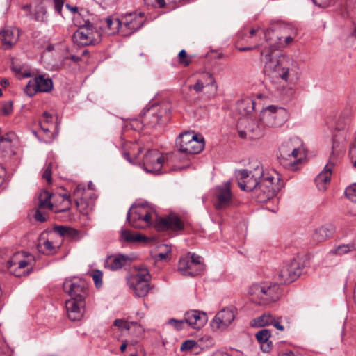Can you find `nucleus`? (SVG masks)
Listing matches in <instances>:
<instances>
[{"label":"nucleus","mask_w":356,"mask_h":356,"mask_svg":"<svg viewBox=\"0 0 356 356\" xmlns=\"http://www.w3.org/2000/svg\"><path fill=\"white\" fill-rule=\"evenodd\" d=\"M284 28L280 24H273L264 31V37L268 47L261 51V56L265 59L264 72L275 88L280 95H287L291 88L286 85L291 83L297 79L298 64L293 59L278 52L280 48L291 42L293 38L286 36L282 40L281 35Z\"/></svg>","instance_id":"1"},{"label":"nucleus","mask_w":356,"mask_h":356,"mask_svg":"<svg viewBox=\"0 0 356 356\" xmlns=\"http://www.w3.org/2000/svg\"><path fill=\"white\" fill-rule=\"evenodd\" d=\"M79 29L72 36L74 42L81 46L96 45L102 40V33L98 31V24L92 23L89 19H83V22H75Z\"/></svg>","instance_id":"2"},{"label":"nucleus","mask_w":356,"mask_h":356,"mask_svg":"<svg viewBox=\"0 0 356 356\" xmlns=\"http://www.w3.org/2000/svg\"><path fill=\"white\" fill-rule=\"evenodd\" d=\"M280 285L281 284L277 280L274 283L254 284L250 286L249 293L257 296L264 303L275 302L282 295Z\"/></svg>","instance_id":"3"},{"label":"nucleus","mask_w":356,"mask_h":356,"mask_svg":"<svg viewBox=\"0 0 356 356\" xmlns=\"http://www.w3.org/2000/svg\"><path fill=\"white\" fill-rule=\"evenodd\" d=\"M143 122L149 127H154L157 124H165L170 118V107L169 105H152L145 108L143 111Z\"/></svg>","instance_id":"4"},{"label":"nucleus","mask_w":356,"mask_h":356,"mask_svg":"<svg viewBox=\"0 0 356 356\" xmlns=\"http://www.w3.org/2000/svg\"><path fill=\"white\" fill-rule=\"evenodd\" d=\"M264 170L260 165L254 167L253 170L242 169L236 172V177L238 179L239 188L245 191L251 192L259 184V180L263 177Z\"/></svg>","instance_id":"5"},{"label":"nucleus","mask_w":356,"mask_h":356,"mask_svg":"<svg viewBox=\"0 0 356 356\" xmlns=\"http://www.w3.org/2000/svg\"><path fill=\"white\" fill-rule=\"evenodd\" d=\"M176 146L178 150L186 154H199L204 147V139H198L197 136L191 132H184L177 138Z\"/></svg>","instance_id":"6"},{"label":"nucleus","mask_w":356,"mask_h":356,"mask_svg":"<svg viewBox=\"0 0 356 356\" xmlns=\"http://www.w3.org/2000/svg\"><path fill=\"white\" fill-rule=\"evenodd\" d=\"M151 211L147 207V203L132 204L127 214V220L134 228H143V223H151Z\"/></svg>","instance_id":"7"},{"label":"nucleus","mask_w":356,"mask_h":356,"mask_svg":"<svg viewBox=\"0 0 356 356\" xmlns=\"http://www.w3.org/2000/svg\"><path fill=\"white\" fill-rule=\"evenodd\" d=\"M302 271V267L300 262L296 259H293L282 264L275 280L281 284H289L296 280Z\"/></svg>","instance_id":"8"},{"label":"nucleus","mask_w":356,"mask_h":356,"mask_svg":"<svg viewBox=\"0 0 356 356\" xmlns=\"http://www.w3.org/2000/svg\"><path fill=\"white\" fill-rule=\"evenodd\" d=\"M63 289L71 297L69 300L85 301L88 295V283L85 280L79 277L66 279Z\"/></svg>","instance_id":"9"},{"label":"nucleus","mask_w":356,"mask_h":356,"mask_svg":"<svg viewBox=\"0 0 356 356\" xmlns=\"http://www.w3.org/2000/svg\"><path fill=\"white\" fill-rule=\"evenodd\" d=\"M274 179L273 176L263 175L257 188L253 190L258 202H264L275 196L279 188L273 182Z\"/></svg>","instance_id":"10"},{"label":"nucleus","mask_w":356,"mask_h":356,"mask_svg":"<svg viewBox=\"0 0 356 356\" xmlns=\"http://www.w3.org/2000/svg\"><path fill=\"white\" fill-rule=\"evenodd\" d=\"M164 158L161 153L156 150H149L144 156L143 168L145 171L152 174L161 173Z\"/></svg>","instance_id":"11"},{"label":"nucleus","mask_w":356,"mask_h":356,"mask_svg":"<svg viewBox=\"0 0 356 356\" xmlns=\"http://www.w3.org/2000/svg\"><path fill=\"white\" fill-rule=\"evenodd\" d=\"M234 307H226L218 312L211 321L213 330H224L227 328L234 320L236 314Z\"/></svg>","instance_id":"12"},{"label":"nucleus","mask_w":356,"mask_h":356,"mask_svg":"<svg viewBox=\"0 0 356 356\" xmlns=\"http://www.w3.org/2000/svg\"><path fill=\"white\" fill-rule=\"evenodd\" d=\"M23 255H26L27 259L18 261L20 253L15 254L10 260L7 261L8 270L15 277H21L22 275L27 276L33 271V267L24 270L22 273L20 270L24 268L30 264V261L33 260V257L29 253L22 252Z\"/></svg>","instance_id":"13"},{"label":"nucleus","mask_w":356,"mask_h":356,"mask_svg":"<svg viewBox=\"0 0 356 356\" xmlns=\"http://www.w3.org/2000/svg\"><path fill=\"white\" fill-rule=\"evenodd\" d=\"M159 232H178L184 229V225L181 218L176 214H170L164 217H156L154 225Z\"/></svg>","instance_id":"14"},{"label":"nucleus","mask_w":356,"mask_h":356,"mask_svg":"<svg viewBox=\"0 0 356 356\" xmlns=\"http://www.w3.org/2000/svg\"><path fill=\"white\" fill-rule=\"evenodd\" d=\"M214 197V206L217 210L224 209L229 207L232 204V198L230 183L227 181L222 185L216 187Z\"/></svg>","instance_id":"15"},{"label":"nucleus","mask_w":356,"mask_h":356,"mask_svg":"<svg viewBox=\"0 0 356 356\" xmlns=\"http://www.w3.org/2000/svg\"><path fill=\"white\" fill-rule=\"evenodd\" d=\"M151 276L148 272L138 273L129 282L130 287L138 297H145L150 289Z\"/></svg>","instance_id":"16"},{"label":"nucleus","mask_w":356,"mask_h":356,"mask_svg":"<svg viewBox=\"0 0 356 356\" xmlns=\"http://www.w3.org/2000/svg\"><path fill=\"white\" fill-rule=\"evenodd\" d=\"M19 31L15 28H5L0 31V45L3 49L12 48L19 38Z\"/></svg>","instance_id":"17"},{"label":"nucleus","mask_w":356,"mask_h":356,"mask_svg":"<svg viewBox=\"0 0 356 356\" xmlns=\"http://www.w3.org/2000/svg\"><path fill=\"white\" fill-rule=\"evenodd\" d=\"M65 307L68 318L72 321H79L83 316L85 301L67 300Z\"/></svg>","instance_id":"18"},{"label":"nucleus","mask_w":356,"mask_h":356,"mask_svg":"<svg viewBox=\"0 0 356 356\" xmlns=\"http://www.w3.org/2000/svg\"><path fill=\"white\" fill-rule=\"evenodd\" d=\"M334 165L332 157L330 156L329 163L324 167L315 179L316 184L320 191H324L327 188V184L330 183L332 175V168Z\"/></svg>","instance_id":"19"},{"label":"nucleus","mask_w":356,"mask_h":356,"mask_svg":"<svg viewBox=\"0 0 356 356\" xmlns=\"http://www.w3.org/2000/svg\"><path fill=\"white\" fill-rule=\"evenodd\" d=\"M130 261L131 259L127 255H111L106 259L104 267L110 270L115 271L122 268Z\"/></svg>","instance_id":"20"},{"label":"nucleus","mask_w":356,"mask_h":356,"mask_svg":"<svg viewBox=\"0 0 356 356\" xmlns=\"http://www.w3.org/2000/svg\"><path fill=\"white\" fill-rule=\"evenodd\" d=\"M334 227L331 224L323 225L316 228L312 235L314 243H319L327 240L334 233Z\"/></svg>","instance_id":"21"},{"label":"nucleus","mask_w":356,"mask_h":356,"mask_svg":"<svg viewBox=\"0 0 356 356\" xmlns=\"http://www.w3.org/2000/svg\"><path fill=\"white\" fill-rule=\"evenodd\" d=\"M98 24V31H106L108 34H115L120 31L122 26V22L118 18L108 17L99 20Z\"/></svg>","instance_id":"22"},{"label":"nucleus","mask_w":356,"mask_h":356,"mask_svg":"<svg viewBox=\"0 0 356 356\" xmlns=\"http://www.w3.org/2000/svg\"><path fill=\"white\" fill-rule=\"evenodd\" d=\"M247 124L245 129L248 131V138L250 139L259 138L264 135L263 124L253 119H245L243 120Z\"/></svg>","instance_id":"23"},{"label":"nucleus","mask_w":356,"mask_h":356,"mask_svg":"<svg viewBox=\"0 0 356 356\" xmlns=\"http://www.w3.org/2000/svg\"><path fill=\"white\" fill-rule=\"evenodd\" d=\"M120 238L122 241L129 243H141L147 244L150 241V238L146 236L139 233H134L129 229H122Z\"/></svg>","instance_id":"24"},{"label":"nucleus","mask_w":356,"mask_h":356,"mask_svg":"<svg viewBox=\"0 0 356 356\" xmlns=\"http://www.w3.org/2000/svg\"><path fill=\"white\" fill-rule=\"evenodd\" d=\"M178 270L183 275L194 277L200 274L197 268L192 265L189 257H181L178 264Z\"/></svg>","instance_id":"25"},{"label":"nucleus","mask_w":356,"mask_h":356,"mask_svg":"<svg viewBox=\"0 0 356 356\" xmlns=\"http://www.w3.org/2000/svg\"><path fill=\"white\" fill-rule=\"evenodd\" d=\"M35 88L38 92H49L53 89V81L51 78L45 75H38L34 79Z\"/></svg>","instance_id":"26"},{"label":"nucleus","mask_w":356,"mask_h":356,"mask_svg":"<svg viewBox=\"0 0 356 356\" xmlns=\"http://www.w3.org/2000/svg\"><path fill=\"white\" fill-rule=\"evenodd\" d=\"M354 250H356L355 243L339 245L337 248L329 251L327 255H326V257L325 259V263H328V261L331 260L332 257H334V255L342 256Z\"/></svg>","instance_id":"27"},{"label":"nucleus","mask_w":356,"mask_h":356,"mask_svg":"<svg viewBox=\"0 0 356 356\" xmlns=\"http://www.w3.org/2000/svg\"><path fill=\"white\" fill-rule=\"evenodd\" d=\"M270 109L273 111L275 127L281 126L288 120L289 115L285 108L270 105Z\"/></svg>","instance_id":"28"},{"label":"nucleus","mask_w":356,"mask_h":356,"mask_svg":"<svg viewBox=\"0 0 356 356\" xmlns=\"http://www.w3.org/2000/svg\"><path fill=\"white\" fill-rule=\"evenodd\" d=\"M291 146L292 143L286 142L283 143L279 149L280 155L278 159H280V163L286 168H288V156L291 152Z\"/></svg>","instance_id":"29"},{"label":"nucleus","mask_w":356,"mask_h":356,"mask_svg":"<svg viewBox=\"0 0 356 356\" xmlns=\"http://www.w3.org/2000/svg\"><path fill=\"white\" fill-rule=\"evenodd\" d=\"M53 231L60 236H68L72 238H78L79 234L76 229L63 225L54 226Z\"/></svg>","instance_id":"30"},{"label":"nucleus","mask_w":356,"mask_h":356,"mask_svg":"<svg viewBox=\"0 0 356 356\" xmlns=\"http://www.w3.org/2000/svg\"><path fill=\"white\" fill-rule=\"evenodd\" d=\"M52 193L44 190L42 191L38 197V207L39 209H48L51 210L53 209V204L51 202Z\"/></svg>","instance_id":"31"},{"label":"nucleus","mask_w":356,"mask_h":356,"mask_svg":"<svg viewBox=\"0 0 356 356\" xmlns=\"http://www.w3.org/2000/svg\"><path fill=\"white\" fill-rule=\"evenodd\" d=\"M260 120L261 123L268 127H274L273 111L270 109V106L264 108L260 114Z\"/></svg>","instance_id":"32"},{"label":"nucleus","mask_w":356,"mask_h":356,"mask_svg":"<svg viewBox=\"0 0 356 356\" xmlns=\"http://www.w3.org/2000/svg\"><path fill=\"white\" fill-rule=\"evenodd\" d=\"M143 14L140 13L138 15L136 13H130L127 17H130L131 19V33L138 31L143 25Z\"/></svg>","instance_id":"33"},{"label":"nucleus","mask_w":356,"mask_h":356,"mask_svg":"<svg viewBox=\"0 0 356 356\" xmlns=\"http://www.w3.org/2000/svg\"><path fill=\"white\" fill-rule=\"evenodd\" d=\"M197 312L196 315L195 314V319L193 321V329H200L202 327L207 321V314L200 310H195Z\"/></svg>","instance_id":"34"},{"label":"nucleus","mask_w":356,"mask_h":356,"mask_svg":"<svg viewBox=\"0 0 356 356\" xmlns=\"http://www.w3.org/2000/svg\"><path fill=\"white\" fill-rule=\"evenodd\" d=\"M254 101L248 99L238 104V108L241 114H248L254 109Z\"/></svg>","instance_id":"35"},{"label":"nucleus","mask_w":356,"mask_h":356,"mask_svg":"<svg viewBox=\"0 0 356 356\" xmlns=\"http://www.w3.org/2000/svg\"><path fill=\"white\" fill-rule=\"evenodd\" d=\"M40 126L42 131L45 134L43 141L45 143L52 141L54 139V134L51 133V129L54 127V124H45V122H40Z\"/></svg>","instance_id":"36"},{"label":"nucleus","mask_w":356,"mask_h":356,"mask_svg":"<svg viewBox=\"0 0 356 356\" xmlns=\"http://www.w3.org/2000/svg\"><path fill=\"white\" fill-rule=\"evenodd\" d=\"M37 249L42 254H49L54 252L55 246L53 245L51 241L47 240L42 243L38 244Z\"/></svg>","instance_id":"37"},{"label":"nucleus","mask_w":356,"mask_h":356,"mask_svg":"<svg viewBox=\"0 0 356 356\" xmlns=\"http://www.w3.org/2000/svg\"><path fill=\"white\" fill-rule=\"evenodd\" d=\"M160 8H164L165 5H172L173 7H178L181 4L190 3L191 0H156Z\"/></svg>","instance_id":"38"},{"label":"nucleus","mask_w":356,"mask_h":356,"mask_svg":"<svg viewBox=\"0 0 356 356\" xmlns=\"http://www.w3.org/2000/svg\"><path fill=\"white\" fill-rule=\"evenodd\" d=\"M298 149L293 147V145L291 147V152L288 156V168H292L295 169V165L300 161V159H298Z\"/></svg>","instance_id":"39"},{"label":"nucleus","mask_w":356,"mask_h":356,"mask_svg":"<svg viewBox=\"0 0 356 356\" xmlns=\"http://www.w3.org/2000/svg\"><path fill=\"white\" fill-rule=\"evenodd\" d=\"M185 257H190V261L195 266L200 273L204 269V264L201 262V257L195 253L188 252Z\"/></svg>","instance_id":"40"},{"label":"nucleus","mask_w":356,"mask_h":356,"mask_svg":"<svg viewBox=\"0 0 356 356\" xmlns=\"http://www.w3.org/2000/svg\"><path fill=\"white\" fill-rule=\"evenodd\" d=\"M34 19L40 22H44L47 20V9L44 6H39L36 8Z\"/></svg>","instance_id":"41"},{"label":"nucleus","mask_w":356,"mask_h":356,"mask_svg":"<svg viewBox=\"0 0 356 356\" xmlns=\"http://www.w3.org/2000/svg\"><path fill=\"white\" fill-rule=\"evenodd\" d=\"M275 316L270 313H265L257 318L258 325L260 327L269 325L274 321Z\"/></svg>","instance_id":"42"},{"label":"nucleus","mask_w":356,"mask_h":356,"mask_svg":"<svg viewBox=\"0 0 356 356\" xmlns=\"http://www.w3.org/2000/svg\"><path fill=\"white\" fill-rule=\"evenodd\" d=\"M90 276L92 277L95 283V286L99 289L102 286V277H103V273L99 270H92L90 273Z\"/></svg>","instance_id":"43"},{"label":"nucleus","mask_w":356,"mask_h":356,"mask_svg":"<svg viewBox=\"0 0 356 356\" xmlns=\"http://www.w3.org/2000/svg\"><path fill=\"white\" fill-rule=\"evenodd\" d=\"M345 195L349 200L356 203V183L353 184L346 188Z\"/></svg>","instance_id":"44"},{"label":"nucleus","mask_w":356,"mask_h":356,"mask_svg":"<svg viewBox=\"0 0 356 356\" xmlns=\"http://www.w3.org/2000/svg\"><path fill=\"white\" fill-rule=\"evenodd\" d=\"M270 332L268 330H261L256 334V339L259 343L269 341Z\"/></svg>","instance_id":"45"},{"label":"nucleus","mask_w":356,"mask_h":356,"mask_svg":"<svg viewBox=\"0 0 356 356\" xmlns=\"http://www.w3.org/2000/svg\"><path fill=\"white\" fill-rule=\"evenodd\" d=\"M13 111V102L10 100L3 102L1 108V113L4 115H10Z\"/></svg>","instance_id":"46"},{"label":"nucleus","mask_w":356,"mask_h":356,"mask_svg":"<svg viewBox=\"0 0 356 356\" xmlns=\"http://www.w3.org/2000/svg\"><path fill=\"white\" fill-rule=\"evenodd\" d=\"M131 19L130 17H127V15L124 17V21L122 22V26H120V29H121L122 32L125 35H131L132 33H131Z\"/></svg>","instance_id":"47"},{"label":"nucleus","mask_w":356,"mask_h":356,"mask_svg":"<svg viewBox=\"0 0 356 356\" xmlns=\"http://www.w3.org/2000/svg\"><path fill=\"white\" fill-rule=\"evenodd\" d=\"M178 60L179 63L185 67L188 66L191 63V58H188L184 49L181 50L178 54Z\"/></svg>","instance_id":"48"},{"label":"nucleus","mask_w":356,"mask_h":356,"mask_svg":"<svg viewBox=\"0 0 356 356\" xmlns=\"http://www.w3.org/2000/svg\"><path fill=\"white\" fill-rule=\"evenodd\" d=\"M168 323L172 325L177 330H181L185 328V325H186V322L185 321V318H184L181 320H176L175 318H170L168 321Z\"/></svg>","instance_id":"49"},{"label":"nucleus","mask_w":356,"mask_h":356,"mask_svg":"<svg viewBox=\"0 0 356 356\" xmlns=\"http://www.w3.org/2000/svg\"><path fill=\"white\" fill-rule=\"evenodd\" d=\"M197 312L195 310L188 311L184 314L185 321L186 322V325L190 327L193 328V324L192 323L195 319V314L196 315Z\"/></svg>","instance_id":"50"},{"label":"nucleus","mask_w":356,"mask_h":356,"mask_svg":"<svg viewBox=\"0 0 356 356\" xmlns=\"http://www.w3.org/2000/svg\"><path fill=\"white\" fill-rule=\"evenodd\" d=\"M34 79L30 80L27 85L26 86V88L24 89L25 93L29 95V97L33 96L38 91L36 90V88H35L34 86Z\"/></svg>","instance_id":"51"},{"label":"nucleus","mask_w":356,"mask_h":356,"mask_svg":"<svg viewBox=\"0 0 356 356\" xmlns=\"http://www.w3.org/2000/svg\"><path fill=\"white\" fill-rule=\"evenodd\" d=\"M197 346V342L194 340H186L184 341L180 347L181 351H188L193 349Z\"/></svg>","instance_id":"52"},{"label":"nucleus","mask_w":356,"mask_h":356,"mask_svg":"<svg viewBox=\"0 0 356 356\" xmlns=\"http://www.w3.org/2000/svg\"><path fill=\"white\" fill-rule=\"evenodd\" d=\"M51 169H52V163H49L46 165L44 170L42 174V177L47 181L49 184L51 183Z\"/></svg>","instance_id":"53"},{"label":"nucleus","mask_w":356,"mask_h":356,"mask_svg":"<svg viewBox=\"0 0 356 356\" xmlns=\"http://www.w3.org/2000/svg\"><path fill=\"white\" fill-rule=\"evenodd\" d=\"M113 325L118 327L121 330H128L130 329L128 322L120 318L115 319L114 321Z\"/></svg>","instance_id":"54"},{"label":"nucleus","mask_w":356,"mask_h":356,"mask_svg":"<svg viewBox=\"0 0 356 356\" xmlns=\"http://www.w3.org/2000/svg\"><path fill=\"white\" fill-rule=\"evenodd\" d=\"M65 7L72 13H76L77 15L76 17H74L75 22H79L78 20L82 17L83 19H85L83 17V15L79 11V8L76 6H72L69 3H67L65 5Z\"/></svg>","instance_id":"55"},{"label":"nucleus","mask_w":356,"mask_h":356,"mask_svg":"<svg viewBox=\"0 0 356 356\" xmlns=\"http://www.w3.org/2000/svg\"><path fill=\"white\" fill-rule=\"evenodd\" d=\"M349 154L353 165L356 168V137L354 143L350 145Z\"/></svg>","instance_id":"56"},{"label":"nucleus","mask_w":356,"mask_h":356,"mask_svg":"<svg viewBox=\"0 0 356 356\" xmlns=\"http://www.w3.org/2000/svg\"><path fill=\"white\" fill-rule=\"evenodd\" d=\"M41 209H39L38 207V209L34 215V218L37 221L44 222L47 221V213L42 211Z\"/></svg>","instance_id":"57"},{"label":"nucleus","mask_w":356,"mask_h":356,"mask_svg":"<svg viewBox=\"0 0 356 356\" xmlns=\"http://www.w3.org/2000/svg\"><path fill=\"white\" fill-rule=\"evenodd\" d=\"M64 4V0H54V5L55 11L59 14L62 15V8Z\"/></svg>","instance_id":"58"},{"label":"nucleus","mask_w":356,"mask_h":356,"mask_svg":"<svg viewBox=\"0 0 356 356\" xmlns=\"http://www.w3.org/2000/svg\"><path fill=\"white\" fill-rule=\"evenodd\" d=\"M313 3L318 7H328L331 4V0H312Z\"/></svg>","instance_id":"59"},{"label":"nucleus","mask_w":356,"mask_h":356,"mask_svg":"<svg viewBox=\"0 0 356 356\" xmlns=\"http://www.w3.org/2000/svg\"><path fill=\"white\" fill-rule=\"evenodd\" d=\"M204 88V83L202 81L198 80L193 86H189V89H193L197 92H201Z\"/></svg>","instance_id":"60"},{"label":"nucleus","mask_w":356,"mask_h":356,"mask_svg":"<svg viewBox=\"0 0 356 356\" xmlns=\"http://www.w3.org/2000/svg\"><path fill=\"white\" fill-rule=\"evenodd\" d=\"M207 76H209V78L211 79L210 87L213 89V91L211 92V96L209 97V98H211L215 96L216 91H217V86H216V81L212 77L211 74L209 73H207Z\"/></svg>","instance_id":"61"},{"label":"nucleus","mask_w":356,"mask_h":356,"mask_svg":"<svg viewBox=\"0 0 356 356\" xmlns=\"http://www.w3.org/2000/svg\"><path fill=\"white\" fill-rule=\"evenodd\" d=\"M259 344L261 346V349L265 353H268L271 350L272 342L270 341H267L266 342L261 343Z\"/></svg>","instance_id":"62"},{"label":"nucleus","mask_w":356,"mask_h":356,"mask_svg":"<svg viewBox=\"0 0 356 356\" xmlns=\"http://www.w3.org/2000/svg\"><path fill=\"white\" fill-rule=\"evenodd\" d=\"M40 122H45V124H53V116L47 112L43 113V120Z\"/></svg>","instance_id":"63"},{"label":"nucleus","mask_w":356,"mask_h":356,"mask_svg":"<svg viewBox=\"0 0 356 356\" xmlns=\"http://www.w3.org/2000/svg\"><path fill=\"white\" fill-rule=\"evenodd\" d=\"M280 318H274V321H273L272 323L270 325H273L274 327H275L277 330L280 331L284 330V327L281 325V321Z\"/></svg>","instance_id":"64"}]
</instances>
